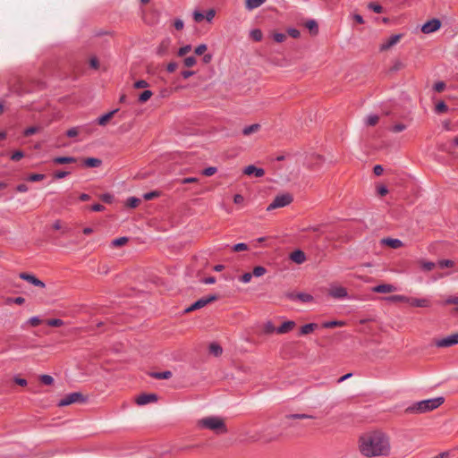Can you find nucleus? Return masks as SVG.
I'll return each instance as SVG.
<instances>
[{"label": "nucleus", "mask_w": 458, "mask_h": 458, "mask_svg": "<svg viewBox=\"0 0 458 458\" xmlns=\"http://www.w3.org/2000/svg\"><path fill=\"white\" fill-rule=\"evenodd\" d=\"M291 259L297 263V264H302L305 261V254L301 250H295L291 254Z\"/></svg>", "instance_id": "nucleus-20"}, {"label": "nucleus", "mask_w": 458, "mask_h": 458, "mask_svg": "<svg viewBox=\"0 0 458 458\" xmlns=\"http://www.w3.org/2000/svg\"><path fill=\"white\" fill-rule=\"evenodd\" d=\"M250 38L255 41H260L262 39V32L260 30H252L250 31Z\"/></svg>", "instance_id": "nucleus-37"}, {"label": "nucleus", "mask_w": 458, "mask_h": 458, "mask_svg": "<svg viewBox=\"0 0 458 458\" xmlns=\"http://www.w3.org/2000/svg\"><path fill=\"white\" fill-rule=\"evenodd\" d=\"M191 50V47L190 45H186L178 50L177 55H178V56L182 57V56L186 55Z\"/></svg>", "instance_id": "nucleus-42"}, {"label": "nucleus", "mask_w": 458, "mask_h": 458, "mask_svg": "<svg viewBox=\"0 0 458 458\" xmlns=\"http://www.w3.org/2000/svg\"><path fill=\"white\" fill-rule=\"evenodd\" d=\"M209 352L211 354L217 357L222 354L223 350L219 344L213 343L209 345Z\"/></svg>", "instance_id": "nucleus-31"}, {"label": "nucleus", "mask_w": 458, "mask_h": 458, "mask_svg": "<svg viewBox=\"0 0 458 458\" xmlns=\"http://www.w3.org/2000/svg\"><path fill=\"white\" fill-rule=\"evenodd\" d=\"M406 302L416 307H428L429 301L427 299H407Z\"/></svg>", "instance_id": "nucleus-19"}, {"label": "nucleus", "mask_w": 458, "mask_h": 458, "mask_svg": "<svg viewBox=\"0 0 458 458\" xmlns=\"http://www.w3.org/2000/svg\"><path fill=\"white\" fill-rule=\"evenodd\" d=\"M40 381L47 386H50L54 383V378L49 375H42L39 377Z\"/></svg>", "instance_id": "nucleus-41"}, {"label": "nucleus", "mask_w": 458, "mask_h": 458, "mask_svg": "<svg viewBox=\"0 0 458 458\" xmlns=\"http://www.w3.org/2000/svg\"><path fill=\"white\" fill-rule=\"evenodd\" d=\"M379 117L377 114H369L365 118L367 126H375L378 123Z\"/></svg>", "instance_id": "nucleus-29"}, {"label": "nucleus", "mask_w": 458, "mask_h": 458, "mask_svg": "<svg viewBox=\"0 0 458 458\" xmlns=\"http://www.w3.org/2000/svg\"><path fill=\"white\" fill-rule=\"evenodd\" d=\"M153 96V93L152 91L150 90H145L143 91L140 97H139V101L140 103H145L147 102L151 97Z\"/></svg>", "instance_id": "nucleus-35"}, {"label": "nucleus", "mask_w": 458, "mask_h": 458, "mask_svg": "<svg viewBox=\"0 0 458 458\" xmlns=\"http://www.w3.org/2000/svg\"><path fill=\"white\" fill-rule=\"evenodd\" d=\"M197 60L194 56H188L183 60V64L186 67H192L196 64Z\"/></svg>", "instance_id": "nucleus-40"}, {"label": "nucleus", "mask_w": 458, "mask_h": 458, "mask_svg": "<svg viewBox=\"0 0 458 458\" xmlns=\"http://www.w3.org/2000/svg\"><path fill=\"white\" fill-rule=\"evenodd\" d=\"M381 244L386 245L393 249H398L401 247V241L398 239H392V238H383L380 241Z\"/></svg>", "instance_id": "nucleus-17"}, {"label": "nucleus", "mask_w": 458, "mask_h": 458, "mask_svg": "<svg viewBox=\"0 0 458 458\" xmlns=\"http://www.w3.org/2000/svg\"><path fill=\"white\" fill-rule=\"evenodd\" d=\"M328 293L330 296L335 299H343L347 297V290L343 286L332 285Z\"/></svg>", "instance_id": "nucleus-9"}, {"label": "nucleus", "mask_w": 458, "mask_h": 458, "mask_svg": "<svg viewBox=\"0 0 458 458\" xmlns=\"http://www.w3.org/2000/svg\"><path fill=\"white\" fill-rule=\"evenodd\" d=\"M69 174V172L66 171H58L54 174V177L56 179H62L64 178Z\"/></svg>", "instance_id": "nucleus-62"}, {"label": "nucleus", "mask_w": 458, "mask_h": 458, "mask_svg": "<svg viewBox=\"0 0 458 458\" xmlns=\"http://www.w3.org/2000/svg\"><path fill=\"white\" fill-rule=\"evenodd\" d=\"M313 418L314 417L312 415H309V414H290V415H286L284 418V423L289 427H293L294 425L292 423H289V420H303V419H313Z\"/></svg>", "instance_id": "nucleus-16"}, {"label": "nucleus", "mask_w": 458, "mask_h": 458, "mask_svg": "<svg viewBox=\"0 0 458 458\" xmlns=\"http://www.w3.org/2000/svg\"><path fill=\"white\" fill-rule=\"evenodd\" d=\"M217 300V296L216 295H209L208 297H205V298H201L199 300H198L197 301H195L192 305H191L188 309H186V312H191L192 310H198V309H200V308H203L205 307L207 304L214 301Z\"/></svg>", "instance_id": "nucleus-6"}, {"label": "nucleus", "mask_w": 458, "mask_h": 458, "mask_svg": "<svg viewBox=\"0 0 458 458\" xmlns=\"http://www.w3.org/2000/svg\"><path fill=\"white\" fill-rule=\"evenodd\" d=\"M233 250L234 251H243L248 250V246L245 243H237L233 246Z\"/></svg>", "instance_id": "nucleus-51"}, {"label": "nucleus", "mask_w": 458, "mask_h": 458, "mask_svg": "<svg viewBox=\"0 0 458 458\" xmlns=\"http://www.w3.org/2000/svg\"><path fill=\"white\" fill-rule=\"evenodd\" d=\"M79 134V131L77 128H71L67 131L66 135L68 137H75Z\"/></svg>", "instance_id": "nucleus-61"}, {"label": "nucleus", "mask_w": 458, "mask_h": 458, "mask_svg": "<svg viewBox=\"0 0 458 458\" xmlns=\"http://www.w3.org/2000/svg\"><path fill=\"white\" fill-rule=\"evenodd\" d=\"M157 400V396L155 394H143L136 399V403L139 405H145L149 403L156 402Z\"/></svg>", "instance_id": "nucleus-12"}, {"label": "nucleus", "mask_w": 458, "mask_h": 458, "mask_svg": "<svg viewBox=\"0 0 458 458\" xmlns=\"http://www.w3.org/2000/svg\"><path fill=\"white\" fill-rule=\"evenodd\" d=\"M84 401L85 398L81 393L74 392L65 395L63 399H61L58 405L61 407L67 406L75 403H83Z\"/></svg>", "instance_id": "nucleus-5"}, {"label": "nucleus", "mask_w": 458, "mask_h": 458, "mask_svg": "<svg viewBox=\"0 0 458 458\" xmlns=\"http://www.w3.org/2000/svg\"><path fill=\"white\" fill-rule=\"evenodd\" d=\"M207 49H208L207 45L201 44L195 48L194 52L197 55H201L207 51Z\"/></svg>", "instance_id": "nucleus-44"}, {"label": "nucleus", "mask_w": 458, "mask_h": 458, "mask_svg": "<svg viewBox=\"0 0 458 458\" xmlns=\"http://www.w3.org/2000/svg\"><path fill=\"white\" fill-rule=\"evenodd\" d=\"M444 397L423 400L408 406L404 410V412L407 414L425 413L437 409L444 403Z\"/></svg>", "instance_id": "nucleus-3"}, {"label": "nucleus", "mask_w": 458, "mask_h": 458, "mask_svg": "<svg viewBox=\"0 0 458 458\" xmlns=\"http://www.w3.org/2000/svg\"><path fill=\"white\" fill-rule=\"evenodd\" d=\"M54 163L63 165V164H71L76 162V158L72 157H55Z\"/></svg>", "instance_id": "nucleus-24"}, {"label": "nucleus", "mask_w": 458, "mask_h": 458, "mask_svg": "<svg viewBox=\"0 0 458 458\" xmlns=\"http://www.w3.org/2000/svg\"><path fill=\"white\" fill-rule=\"evenodd\" d=\"M197 427L200 429H208L216 435L225 434L228 429L225 420L219 416H206L197 421Z\"/></svg>", "instance_id": "nucleus-2"}, {"label": "nucleus", "mask_w": 458, "mask_h": 458, "mask_svg": "<svg viewBox=\"0 0 458 458\" xmlns=\"http://www.w3.org/2000/svg\"><path fill=\"white\" fill-rule=\"evenodd\" d=\"M344 326H345V322L341 320L327 321L322 324V327L325 328H332Z\"/></svg>", "instance_id": "nucleus-27"}, {"label": "nucleus", "mask_w": 458, "mask_h": 458, "mask_svg": "<svg viewBox=\"0 0 458 458\" xmlns=\"http://www.w3.org/2000/svg\"><path fill=\"white\" fill-rule=\"evenodd\" d=\"M117 112V110L111 111L101 117L98 118V124L99 125H106L114 116V114Z\"/></svg>", "instance_id": "nucleus-23"}, {"label": "nucleus", "mask_w": 458, "mask_h": 458, "mask_svg": "<svg viewBox=\"0 0 458 458\" xmlns=\"http://www.w3.org/2000/svg\"><path fill=\"white\" fill-rule=\"evenodd\" d=\"M174 26L177 30H181L183 29L184 24L181 19H176L174 21Z\"/></svg>", "instance_id": "nucleus-59"}, {"label": "nucleus", "mask_w": 458, "mask_h": 458, "mask_svg": "<svg viewBox=\"0 0 458 458\" xmlns=\"http://www.w3.org/2000/svg\"><path fill=\"white\" fill-rule=\"evenodd\" d=\"M288 298L291 299V300H298L301 302H310L313 301V297L312 295L309 294V293H289L288 295Z\"/></svg>", "instance_id": "nucleus-11"}, {"label": "nucleus", "mask_w": 458, "mask_h": 458, "mask_svg": "<svg viewBox=\"0 0 458 458\" xmlns=\"http://www.w3.org/2000/svg\"><path fill=\"white\" fill-rule=\"evenodd\" d=\"M27 323L32 327H37L41 323V319H39L38 317H32L27 321Z\"/></svg>", "instance_id": "nucleus-52"}, {"label": "nucleus", "mask_w": 458, "mask_h": 458, "mask_svg": "<svg viewBox=\"0 0 458 458\" xmlns=\"http://www.w3.org/2000/svg\"><path fill=\"white\" fill-rule=\"evenodd\" d=\"M306 28L313 34L318 33V24L315 21L310 20L305 23Z\"/></svg>", "instance_id": "nucleus-33"}, {"label": "nucleus", "mask_w": 458, "mask_h": 458, "mask_svg": "<svg viewBox=\"0 0 458 458\" xmlns=\"http://www.w3.org/2000/svg\"><path fill=\"white\" fill-rule=\"evenodd\" d=\"M89 65H90V67H92L94 69H98L99 68V62H98V58L97 57L90 58Z\"/></svg>", "instance_id": "nucleus-58"}, {"label": "nucleus", "mask_w": 458, "mask_h": 458, "mask_svg": "<svg viewBox=\"0 0 458 458\" xmlns=\"http://www.w3.org/2000/svg\"><path fill=\"white\" fill-rule=\"evenodd\" d=\"M372 291L374 293H390L396 291V287H394V285L389 284H383L374 286L372 288Z\"/></svg>", "instance_id": "nucleus-15"}, {"label": "nucleus", "mask_w": 458, "mask_h": 458, "mask_svg": "<svg viewBox=\"0 0 458 458\" xmlns=\"http://www.w3.org/2000/svg\"><path fill=\"white\" fill-rule=\"evenodd\" d=\"M274 439H275L274 437H261V436H259L258 434L253 435V436H248V440L250 441V442H256V441H259V440H264L265 442H270V441H272Z\"/></svg>", "instance_id": "nucleus-32"}, {"label": "nucleus", "mask_w": 458, "mask_h": 458, "mask_svg": "<svg viewBox=\"0 0 458 458\" xmlns=\"http://www.w3.org/2000/svg\"><path fill=\"white\" fill-rule=\"evenodd\" d=\"M150 376L157 379H168L172 377V372L169 370L164 372H152Z\"/></svg>", "instance_id": "nucleus-26"}, {"label": "nucleus", "mask_w": 458, "mask_h": 458, "mask_svg": "<svg viewBox=\"0 0 458 458\" xmlns=\"http://www.w3.org/2000/svg\"><path fill=\"white\" fill-rule=\"evenodd\" d=\"M243 174L246 175L254 174L256 177H262L265 174V171L262 168H258L255 165H248L244 168Z\"/></svg>", "instance_id": "nucleus-14"}, {"label": "nucleus", "mask_w": 458, "mask_h": 458, "mask_svg": "<svg viewBox=\"0 0 458 458\" xmlns=\"http://www.w3.org/2000/svg\"><path fill=\"white\" fill-rule=\"evenodd\" d=\"M266 0H245V7L248 10H253L265 3Z\"/></svg>", "instance_id": "nucleus-21"}, {"label": "nucleus", "mask_w": 458, "mask_h": 458, "mask_svg": "<svg viewBox=\"0 0 458 458\" xmlns=\"http://www.w3.org/2000/svg\"><path fill=\"white\" fill-rule=\"evenodd\" d=\"M177 67L178 64L175 62H171L167 64L166 69L169 72H174L177 69Z\"/></svg>", "instance_id": "nucleus-63"}, {"label": "nucleus", "mask_w": 458, "mask_h": 458, "mask_svg": "<svg viewBox=\"0 0 458 458\" xmlns=\"http://www.w3.org/2000/svg\"><path fill=\"white\" fill-rule=\"evenodd\" d=\"M289 36L294 38H297L300 37V31L296 29H289L287 30Z\"/></svg>", "instance_id": "nucleus-60"}, {"label": "nucleus", "mask_w": 458, "mask_h": 458, "mask_svg": "<svg viewBox=\"0 0 458 458\" xmlns=\"http://www.w3.org/2000/svg\"><path fill=\"white\" fill-rule=\"evenodd\" d=\"M260 125L259 123H254L252 125L247 126L242 130V133L245 136H249L252 133H256L259 131Z\"/></svg>", "instance_id": "nucleus-22"}, {"label": "nucleus", "mask_w": 458, "mask_h": 458, "mask_svg": "<svg viewBox=\"0 0 458 458\" xmlns=\"http://www.w3.org/2000/svg\"><path fill=\"white\" fill-rule=\"evenodd\" d=\"M128 241L129 240L127 237H120V238L114 239L112 242V246L113 247H121V246L125 245L128 242Z\"/></svg>", "instance_id": "nucleus-34"}, {"label": "nucleus", "mask_w": 458, "mask_h": 458, "mask_svg": "<svg viewBox=\"0 0 458 458\" xmlns=\"http://www.w3.org/2000/svg\"><path fill=\"white\" fill-rule=\"evenodd\" d=\"M216 172V168L210 166V167H208L205 170H203L202 174L206 176H211V175L215 174Z\"/></svg>", "instance_id": "nucleus-53"}, {"label": "nucleus", "mask_w": 458, "mask_h": 458, "mask_svg": "<svg viewBox=\"0 0 458 458\" xmlns=\"http://www.w3.org/2000/svg\"><path fill=\"white\" fill-rule=\"evenodd\" d=\"M388 448L387 437L379 431L366 433L359 439V450L367 457L386 454Z\"/></svg>", "instance_id": "nucleus-1"}, {"label": "nucleus", "mask_w": 458, "mask_h": 458, "mask_svg": "<svg viewBox=\"0 0 458 458\" xmlns=\"http://www.w3.org/2000/svg\"><path fill=\"white\" fill-rule=\"evenodd\" d=\"M401 38V35H394L390 38H388L386 42L382 43L380 46V51H387L389 50L393 46L396 45Z\"/></svg>", "instance_id": "nucleus-13"}, {"label": "nucleus", "mask_w": 458, "mask_h": 458, "mask_svg": "<svg viewBox=\"0 0 458 458\" xmlns=\"http://www.w3.org/2000/svg\"><path fill=\"white\" fill-rule=\"evenodd\" d=\"M169 45H170L169 39H165V40L162 41V43L160 44V46L157 48V54L159 55H166L167 51H168Z\"/></svg>", "instance_id": "nucleus-25"}, {"label": "nucleus", "mask_w": 458, "mask_h": 458, "mask_svg": "<svg viewBox=\"0 0 458 458\" xmlns=\"http://www.w3.org/2000/svg\"><path fill=\"white\" fill-rule=\"evenodd\" d=\"M160 195V193L158 191H151V192H148V193H145L143 198L146 199V200H151L155 198H157L158 196Z\"/></svg>", "instance_id": "nucleus-46"}, {"label": "nucleus", "mask_w": 458, "mask_h": 458, "mask_svg": "<svg viewBox=\"0 0 458 458\" xmlns=\"http://www.w3.org/2000/svg\"><path fill=\"white\" fill-rule=\"evenodd\" d=\"M445 88V84L443 81H438L435 84L434 89L437 92H442Z\"/></svg>", "instance_id": "nucleus-57"}, {"label": "nucleus", "mask_w": 458, "mask_h": 458, "mask_svg": "<svg viewBox=\"0 0 458 458\" xmlns=\"http://www.w3.org/2000/svg\"><path fill=\"white\" fill-rule=\"evenodd\" d=\"M45 178V174H32L30 175L29 180L30 182H38Z\"/></svg>", "instance_id": "nucleus-47"}, {"label": "nucleus", "mask_w": 458, "mask_h": 458, "mask_svg": "<svg viewBox=\"0 0 458 458\" xmlns=\"http://www.w3.org/2000/svg\"><path fill=\"white\" fill-rule=\"evenodd\" d=\"M23 157H24L23 152H22V151L18 150V151H15V152L12 155L11 158H12L13 161H19V160H20V159H21Z\"/></svg>", "instance_id": "nucleus-54"}, {"label": "nucleus", "mask_w": 458, "mask_h": 458, "mask_svg": "<svg viewBox=\"0 0 458 458\" xmlns=\"http://www.w3.org/2000/svg\"><path fill=\"white\" fill-rule=\"evenodd\" d=\"M293 195L290 193H284L281 195H277L274 199L272 203L267 208V210L270 211V210H273L276 208H284V207L291 204L293 202Z\"/></svg>", "instance_id": "nucleus-4"}, {"label": "nucleus", "mask_w": 458, "mask_h": 458, "mask_svg": "<svg viewBox=\"0 0 458 458\" xmlns=\"http://www.w3.org/2000/svg\"><path fill=\"white\" fill-rule=\"evenodd\" d=\"M317 327H318V325L315 323L306 324L301 328V333L302 335H308V334L311 333L312 331H314Z\"/></svg>", "instance_id": "nucleus-30"}, {"label": "nucleus", "mask_w": 458, "mask_h": 458, "mask_svg": "<svg viewBox=\"0 0 458 458\" xmlns=\"http://www.w3.org/2000/svg\"><path fill=\"white\" fill-rule=\"evenodd\" d=\"M47 325L50 327H61L64 325V321L58 318H53L47 320Z\"/></svg>", "instance_id": "nucleus-43"}, {"label": "nucleus", "mask_w": 458, "mask_h": 458, "mask_svg": "<svg viewBox=\"0 0 458 458\" xmlns=\"http://www.w3.org/2000/svg\"><path fill=\"white\" fill-rule=\"evenodd\" d=\"M20 278L29 282L30 284L37 286V287H39V288H44L45 287V284L39 280L38 278H37L35 276L31 275V274H28V273H21L20 274Z\"/></svg>", "instance_id": "nucleus-10"}, {"label": "nucleus", "mask_w": 458, "mask_h": 458, "mask_svg": "<svg viewBox=\"0 0 458 458\" xmlns=\"http://www.w3.org/2000/svg\"><path fill=\"white\" fill-rule=\"evenodd\" d=\"M447 110V106L444 102H439L437 105V111L439 113H443Z\"/></svg>", "instance_id": "nucleus-64"}, {"label": "nucleus", "mask_w": 458, "mask_h": 458, "mask_svg": "<svg viewBox=\"0 0 458 458\" xmlns=\"http://www.w3.org/2000/svg\"><path fill=\"white\" fill-rule=\"evenodd\" d=\"M101 160L95 157H89L85 159L84 164L88 167H98L101 165Z\"/></svg>", "instance_id": "nucleus-28"}, {"label": "nucleus", "mask_w": 458, "mask_h": 458, "mask_svg": "<svg viewBox=\"0 0 458 458\" xmlns=\"http://www.w3.org/2000/svg\"><path fill=\"white\" fill-rule=\"evenodd\" d=\"M215 15H216V11L214 9H209L206 13L205 19L208 22H210L214 19Z\"/></svg>", "instance_id": "nucleus-49"}, {"label": "nucleus", "mask_w": 458, "mask_h": 458, "mask_svg": "<svg viewBox=\"0 0 458 458\" xmlns=\"http://www.w3.org/2000/svg\"><path fill=\"white\" fill-rule=\"evenodd\" d=\"M458 344V333L451 335L447 337L442 338L436 342L437 347H449Z\"/></svg>", "instance_id": "nucleus-7"}, {"label": "nucleus", "mask_w": 458, "mask_h": 458, "mask_svg": "<svg viewBox=\"0 0 458 458\" xmlns=\"http://www.w3.org/2000/svg\"><path fill=\"white\" fill-rule=\"evenodd\" d=\"M133 87L135 89H145L148 87V83L144 80H140L133 84Z\"/></svg>", "instance_id": "nucleus-45"}, {"label": "nucleus", "mask_w": 458, "mask_h": 458, "mask_svg": "<svg viewBox=\"0 0 458 458\" xmlns=\"http://www.w3.org/2000/svg\"><path fill=\"white\" fill-rule=\"evenodd\" d=\"M273 38L277 43H282L286 39V35L284 33H275Z\"/></svg>", "instance_id": "nucleus-48"}, {"label": "nucleus", "mask_w": 458, "mask_h": 458, "mask_svg": "<svg viewBox=\"0 0 458 458\" xmlns=\"http://www.w3.org/2000/svg\"><path fill=\"white\" fill-rule=\"evenodd\" d=\"M453 266H454V261L449 260V259L440 260L437 263V267H439L440 269H443L445 267H452Z\"/></svg>", "instance_id": "nucleus-39"}, {"label": "nucleus", "mask_w": 458, "mask_h": 458, "mask_svg": "<svg viewBox=\"0 0 458 458\" xmlns=\"http://www.w3.org/2000/svg\"><path fill=\"white\" fill-rule=\"evenodd\" d=\"M441 27V22L437 19H433L427 21L421 28V31L425 34H429L437 31Z\"/></svg>", "instance_id": "nucleus-8"}, {"label": "nucleus", "mask_w": 458, "mask_h": 458, "mask_svg": "<svg viewBox=\"0 0 458 458\" xmlns=\"http://www.w3.org/2000/svg\"><path fill=\"white\" fill-rule=\"evenodd\" d=\"M369 8L373 10L377 13H380L382 12V6L374 3H370L369 4Z\"/></svg>", "instance_id": "nucleus-55"}, {"label": "nucleus", "mask_w": 458, "mask_h": 458, "mask_svg": "<svg viewBox=\"0 0 458 458\" xmlns=\"http://www.w3.org/2000/svg\"><path fill=\"white\" fill-rule=\"evenodd\" d=\"M445 304H454V305H457L458 306V296L457 297H453V296H450L448 297L445 301Z\"/></svg>", "instance_id": "nucleus-56"}, {"label": "nucleus", "mask_w": 458, "mask_h": 458, "mask_svg": "<svg viewBox=\"0 0 458 458\" xmlns=\"http://www.w3.org/2000/svg\"><path fill=\"white\" fill-rule=\"evenodd\" d=\"M267 270L264 267L257 266L253 268L252 276L256 277L262 276L266 274Z\"/></svg>", "instance_id": "nucleus-36"}, {"label": "nucleus", "mask_w": 458, "mask_h": 458, "mask_svg": "<svg viewBox=\"0 0 458 458\" xmlns=\"http://www.w3.org/2000/svg\"><path fill=\"white\" fill-rule=\"evenodd\" d=\"M140 203V199L135 197H131L127 199V206L131 208L138 207Z\"/></svg>", "instance_id": "nucleus-38"}, {"label": "nucleus", "mask_w": 458, "mask_h": 458, "mask_svg": "<svg viewBox=\"0 0 458 458\" xmlns=\"http://www.w3.org/2000/svg\"><path fill=\"white\" fill-rule=\"evenodd\" d=\"M193 19L196 22H201L205 19V16L200 12L195 11L193 13Z\"/></svg>", "instance_id": "nucleus-50"}, {"label": "nucleus", "mask_w": 458, "mask_h": 458, "mask_svg": "<svg viewBox=\"0 0 458 458\" xmlns=\"http://www.w3.org/2000/svg\"><path fill=\"white\" fill-rule=\"evenodd\" d=\"M294 327L295 323L293 321H286L276 329V333L281 335L288 333L289 331L293 329Z\"/></svg>", "instance_id": "nucleus-18"}]
</instances>
